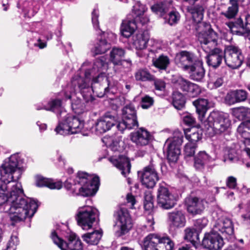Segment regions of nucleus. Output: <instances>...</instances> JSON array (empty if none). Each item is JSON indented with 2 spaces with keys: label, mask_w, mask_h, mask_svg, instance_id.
Masks as SVG:
<instances>
[{
  "label": "nucleus",
  "mask_w": 250,
  "mask_h": 250,
  "mask_svg": "<svg viewBox=\"0 0 250 250\" xmlns=\"http://www.w3.org/2000/svg\"><path fill=\"white\" fill-rule=\"evenodd\" d=\"M137 28V24L134 19L128 15L126 19L123 20L121 27L122 35L125 38H129L134 33Z\"/></svg>",
  "instance_id": "2f4dec72"
},
{
  "label": "nucleus",
  "mask_w": 250,
  "mask_h": 250,
  "mask_svg": "<svg viewBox=\"0 0 250 250\" xmlns=\"http://www.w3.org/2000/svg\"><path fill=\"white\" fill-rule=\"evenodd\" d=\"M184 232L185 236L184 238L185 240L191 242L199 240V234L195 229L188 228L185 229Z\"/></svg>",
  "instance_id": "8fccbe9b"
},
{
  "label": "nucleus",
  "mask_w": 250,
  "mask_h": 250,
  "mask_svg": "<svg viewBox=\"0 0 250 250\" xmlns=\"http://www.w3.org/2000/svg\"><path fill=\"white\" fill-rule=\"evenodd\" d=\"M172 0H161L151 7L152 11L161 16H163L172 7Z\"/></svg>",
  "instance_id": "473e14b6"
},
{
  "label": "nucleus",
  "mask_w": 250,
  "mask_h": 250,
  "mask_svg": "<svg viewBox=\"0 0 250 250\" xmlns=\"http://www.w3.org/2000/svg\"><path fill=\"white\" fill-rule=\"evenodd\" d=\"M196 144L193 143H188L186 144L184 148V154L185 157H192L194 155Z\"/></svg>",
  "instance_id": "6e6d98bb"
},
{
  "label": "nucleus",
  "mask_w": 250,
  "mask_h": 250,
  "mask_svg": "<svg viewBox=\"0 0 250 250\" xmlns=\"http://www.w3.org/2000/svg\"><path fill=\"white\" fill-rule=\"evenodd\" d=\"M185 205L188 211L193 215L201 213L204 209L202 201L196 197H187Z\"/></svg>",
  "instance_id": "bb28decb"
},
{
  "label": "nucleus",
  "mask_w": 250,
  "mask_h": 250,
  "mask_svg": "<svg viewBox=\"0 0 250 250\" xmlns=\"http://www.w3.org/2000/svg\"><path fill=\"white\" fill-rule=\"evenodd\" d=\"M149 132L143 127L139 128L137 131L130 134L131 140L138 146L147 145L151 139Z\"/></svg>",
  "instance_id": "4be33fe9"
},
{
  "label": "nucleus",
  "mask_w": 250,
  "mask_h": 250,
  "mask_svg": "<svg viewBox=\"0 0 250 250\" xmlns=\"http://www.w3.org/2000/svg\"><path fill=\"white\" fill-rule=\"evenodd\" d=\"M208 100L203 98H199L193 102L201 121L203 120L208 108Z\"/></svg>",
  "instance_id": "72a5a7b5"
},
{
  "label": "nucleus",
  "mask_w": 250,
  "mask_h": 250,
  "mask_svg": "<svg viewBox=\"0 0 250 250\" xmlns=\"http://www.w3.org/2000/svg\"><path fill=\"white\" fill-rule=\"evenodd\" d=\"M185 99L183 95L178 91H175L172 95V104L177 109H182L185 104Z\"/></svg>",
  "instance_id": "de8ad7c7"
},
{
  "label": "nucleus",
  "mask_w": 250,
  "mask_h": 250,
  "mask_svg": "<svg viewBox=\"0 0 250 250\" xmlns=\"http://www.w3.org/2000/svg\"><path fill=\"white\" fill-rule=\"evenodd\" d=\"M99 215L98 210L92 206L80 207L77 214L78 224L83 230H88L92 228Z\"/></svg>",
  "instance_id": "1a4fd4ad"
},
{
  "label": "nucleus",
  "mask_w": 250,
  "mask_h": 250,
  "mask_svg": "<svg viewBox=\"0 0 250 250\" xmlns=\"http://www.w3.org/2000/svg\"><path fill=\"white\" fill-rule=\"evenodd\" d=\"M239 160L238 152L236 148L230 147L228 149L227 154L226 155L225 161L234 163Z\"/></svg>",
  "instance_id": "603ef678"
},
{
  "label": "nucleus",
  "mask_w": 250,
  "mask_h": 250,
  "mask_svg": "<svg viewBox=\"0 0 250 250\" xmlns=\"http://www.w3.org/2000/svg\"><path fill=\"white\" fill-rule=\"evenodd\" d=\"M224 60L229 67L236 69L241 65L243 57L237 47L228 45L224 51Z\"/></svg>",
  "instance_id": "ddd939ff"
},
{
  "label": "nucleus",
  "mask_w": 250,
  "mask_h": 250,
  "mask_svg": "<svg viewBox=\"0 0 250 250\" xmlns=\"http://www.w3.org/2000/svg\"><path fill=\"white\" fill-rule=\"evenodd\" d=\"M60 232L61 231L58 229L52 232L51 238L54 243L57 245L61 250H62V240L59 236L60 234H59Z\"/></svg>",
  "instance_id": "4d7b16f0"
},
{
  "label": "nucleus",
  "mask_w": 250,
  "mask_h": 250,
  "mask_svg": "<svg viewBox=\"0 0 250 250\" xmlns=\"http://www.w3.org/2000/svg\"><path fill=\"white\" fill-rule=\"evenodd\" d=\"M48 106H37V110L45 109L48 111H51L55 113H59V116H61L62 112V101L60 99H54L50 101L48 104Z\"/></svg>",
  "instance_id": "4c0bfd02"
},
{
  "label": "nucleus",
  "mask_w": 250,
  "mask_h": 250,
  "mask_svg": "<svg viewBox=\"0 0 250 250\" xmlns=\"http://www.w3.org/2000/svg\"><path fill=\"white\" fill-rule=\"evenodd\" d=\"M230 125L228 115L218 111L211 112L208 119L204 122V129L210 136L224 132Z\"/></svg>",
  "instance_id": "423d86ee"
},
{
  "label": "nucleus",
  "mask_w": 250,
  "mask_h": 250,
  "mask_svg": "<svg viewBox=\"0 0 250 250\" xmlns=\"http://www.w3.org/2000/svg\"><path fill=\"white\" fill-rule=\"evenodd\" d=\"M226 24L233 34L240 35L246 34L244 28V21L241 18H238L234 22H228Z\"/></svg>",
  "instance_id": "e433bc0d"
},
{
  "label": "nucleus",
  "mask_w": 250,
  "mask_h": 250,
  "mask_svg": "<svg viewBox=\"0 0 250 250\" xmlns=\"http://www.w3.org/2000/svg\"><path fill=\"white\" fill-rule=\"evenodd\" d=\"M154 221L153 217L152 215H148L146 218V224L143 226L145 229H146L147 231H152L154 230Z\"/></svg>",
  "instance_id": "bf43d9fd"
},
{
  "label": "nucleus",
  "mask_w": 250,
  "mask_h": 250,
  "mask_svg": "<svg viewBox=\"0 0 250 250\" xmlns=\"http://www.w3.org/2000/svg\"><path fill=\"white\" fill-rule=\"evenodd\" d=\"M89 88H86L83 89L79 88L82 93L83 94V97L86 102H92L94 98L91 96V93H89V97L86 98L84 93L86 90L87 91L92 90L94 93L98 97H103L105 95L110 94L112 93V91H110L109 86V83L108 84H105L102 79H98L97 77L92 78L89 83ZM88 95H87V97Z\"/></svg>",
  "instance_id": "9b49d317"
},
{
  "label": "nucleus",
  "mask_w": 250,
  "mask_h": 250,
  "mask_svg": "<svg viewBox=\"0 0 250 250\" xmlns=\"http://www.w3.org/2000/svg\"><path fill=\"white\" fill-rule=\"evenodd\" d=\"M68 230L63 234V250H83L81 241L75 233Z\"/></svg>",
  "instance_id": "412c9836"
},
{
  "label": "nucleus",
  "mask_w": 250,
  "mask_h": 250,
  "mask_svg": "<svg viewBox=\"0 0 250 250\" xmlns=\"http://www.w3.org/2000/svg\"><path fill=\"white\" fill-rule=\"evenodd\" d=\"M116 117L110 112L105 113L100 118L95 124L97 134H101L108 131L116 123Z\"/></svg>",
  "instance_id": "dca6fc26"
},
{
  "label": "nucleus",
  "mask_w": 250,
  "mask_h": 250,
  "mask_svg": "<svg viewBox=\"0 0 250 250\" xmlns=\"http://www.w3.org/2000/svg\"><path fill=\"white\" fill-rule=\"evenodd\" d=\"M103 235L101 229L94 230L92 232L86 233L82 236L84 241L89 245H95L98 244Z\"/></svg>",
  "instance_id": "c9c22d12"
},
{
  "label": "nucleus",
  "mask_w": 250,
  "mask_h": 250,
  "mask_svg": "<svg viewBox=\"0 0 250 250\" xmlns=\"http://www.w3.org/2000/svg\"><path fill=\"white\" fill-rule=\"evenodd\" d=\"M208 55L207 57L208 64L213 68L219 67L224 59V53L218 48H214L208 51Z\"/></svg>",
  "instance_id": "393cba45"
},
{
  "label": "nucleus",
  "mask_w": 250,
  "mask_h": 250,
  "mask_svg": "<svg viewBox=\"0 0 250 250\" xmlns=\"http://www.w3.org/2000/svg\"><path fill=\"white\" fill-rule=\"evenodd\" d=\"M138 176L141 182L147 188H152L159 180L158 173L153 165L145 167L142 171H139Z\"/></svg>",
  "instance_id": "4468645a"
},
{
  "label": "nucleus",
  "mask_w": 250,
  "mask_h": 250,
  "mask_svg": "<svg viewBox=\"0 0 250 250\" xmlns=\"http://www.w3.org/2000/svg\"><path fill=\"white\" fill-rule=\"evenodd\" d=\"M157 199L158 205L163 209L171 208L175 204L174 196L169 191L166 183L163 182L159 184Z\"/></svg>",
  "instance_id": "f8f14e48"
},
{
  "label": "nucleus",
  "mask_w": 250,
  "mask_h": 250,
  "mask_svg": "<svg viewBox=\"0 0 250 250\" xmlns=\"http://www.w3.org/2000/svg\"><path fill=\"white\" fill-rule=\"evenodd\" d=\"M184 123L188 125H194L195 122V118L191 114L186 113L183 117Z\"/></svg>",
  "instance_id": "e2e57ef3"
},
{
  "label": "nucleus",
  "mask_w": 250,
  "mask_h": 250,
  "mask_svg": "<svg viewBox=\"0 0 250 250\" xmlns=\"http://www.w3.org/2000/svg\"><path fill=\"white\" fill-rule=\"evenodd\" d=\"M187 71H188L190 78L193 81L200 82L204 78L205 70L203 66V62L201 60L191 65Z\"/></svg>",
  "instance_id": "c85d7f7f"
},
{
  "label": "nucleus",
  "mask_w": 250,
  "mask_h": 250,
  "mask_svg": "<svg viewBox=\"0 0 250 250\" xmlns=\"http://www.w3.org/2000/svg\"><path fill=\"white\" fill-rule=\"evenodd\" d=\"M175 59L177 63L184 70H188V68L191 65H190V64H194L201 60L194 54L186 51H182L178 53Z\"/></svg>",
  "instance_id": "6ab92c4d"
},
{
  "label": "nucleus",
  "mask_w": 250,
  "mask_h": 250,
  "mask_svg": "<svg viewBox=\"0 0 250 250\" xmlns=\"http://www.w3.org/2000/svg\"><path fill=\"white\" fill-rule=\"evenodd\" d=\"M103 142L106 143L108 148L113 152L118 153L122 149L121 144H123V142L119 138H104Z\"/></svg>",
  "instance_id": "37998d69"
},
{
  "label": "nucleus",
  "mask_w": 250,
  "mask_h": 250,
  "mask_svg": "<svg viewBox=\"0 0 250 250\" xmlns=\"http://www.w3.org/2000/svg\"><path fill=\"white\" fill-rule=\"evenodd\" d=\"M83 127V123L74 116H69L63 122V132H67L68 134L79 133Z\"/></svg>",
  "instance_id": "5701e85b"
},
{
  "label": "nucleus",
  "mask_w": 250,
  "mask_h": 250,
  "mask_svg": "<svg viewBox=\"0 0 250 250\" xmlns=\"http://www.w3.org/2000/svg\"><path fill=\"white\" fill-rule=\"evenodd\" d=\"M212 161L213 159L205 151H200L194 158V167L197 170L201 171H203L206 167L211 169L209 163Z\"/></svg>",
  "instance_id": "cd10ccee"
},
{
  "label": "nucleus",
  "mask_w": 250,
  "mask_h": 250,
  "mask_svg": "<svg viewBox=\"0 0 250 250\" xmlns=\"http://www.w3.org/2000/svg\"><path fill=\"white\" fill-rule=\"evenodd\" d=\"M235 114L237 118L240 120L250 119V108H240L235 111Z\"/></svg>",
  "instance_id": "864d4df0"
},
{
  "label": "nucleus",
  "mask_w": 250,
  "mask_h": 250,
  "mask_svg": "<svg viewBox=\"0 0 250 250\" xmlns=\"http://www.w3.org/2000/svg\"><path fill=\"white\" fill-rule=\"evenodd\" d=\"M111 47L110 43L107 40L100 39L92 49V51L95 55L105 53Z\"/></svg>",
  "instance_id": "ea45409f"
},
{
  "label": "nucleus",
  "mask_w": 250,
  "mask_h": 250,
  "mask_svg": "<svg viewBox=\"0 0 250 250\" xmlns=\"http://www.w3.org/2000/svg\"><path fill=\"white\" fill-rule=\"evenodd\" d=\"M18 155L14 154L0 167V206H4L7 202L11 186L21 177V171L18 167Z\"/></svg>",
  "instance_id": "f03ea898"
},
{
  "label": "nucleus",
  "mask_w": 250,
  "mask_h": 250,
  "mask_svg": "<svg viewBox=\"0 0 250 250\" xmlns=\"http://www.w3.org/2000/svg\"><path fill=\"white\" fill-rule=\"evenodd\" d=\"M226 182L227 186L230 188L234 189L236 187V179L233 176L228 177Z\"/></svg>",
  "instance_id": "0e129e2a"
},
{
  "label": "nucleus",
  "mask_w": 250,
  "mask_h": 250,
  "mask_svg": "<svg viewBox=\"0 0 250 250\" xmlns=\"http://www.w3.org/2000/svg\"><path fill=\"white\" fill-rule=\"evenodd\" d=\"M187 10L192 15L193 21L198 24L196 28L199 31L198 40L203 50L208 52L216 48L218 43V34L211 28L209 23L201 22L204 17L203 5L197 4L189 6Z\"/></svg>",
  "instance_id": "7ed1b4c3"
},
{
  "label": "nucleus",
  "mask_w": 250,
  "mask_h": 250,
  "mask_svg": "<svg viewBox=\"0 0 250 250\" xmlns=\"http://www.w3.org/2000/svg\"><path fill=\"white\" fill-rule=\"evenodd\" d=\"M71 107L73 110L76 113H79L78 110L81 109L82 107L81 101L80 99H78L75 102H73L71 103Z\"/></svg>",
  "instance_id": "338daca9"
},
{
  "label": "nucleus",
  "mask_w": 250,
  "mask_h": 250,
  "mask_svg": "<svg viewBox=\"0 0 250 250\" xmlns=\"http://www.w3.org/2000/svg\"><path fill=\"white\" fill-rule=\"evenodd\" d=\"M23 195L21 183L16 182L13 183L7 202L4 205V210L8 213L12 226L24 221L27 217L31 218L38 208L36 201Z\"/></svg>",
  "instance_id": "f257e3e1"
},
{
  "label": "nucleus",
  "mask_w": 250,
  "mask_h": 250,
  "mask_svg": "<svg viewBox=\"0 0 250 250\" xmlns=\"http://www.w3.org/2000/svg\"><path fill=\"white\" fill-rule=\"evenodd\" d=\"M122 118L126 120L128 125H133L136 127L139 126L137 111L132 104L126 105L122 109Z\"/></svg>",
  "instance_id": "a878e982"
},
{
  "label": "nucleus",
  "mask_w": 250,
  "mask_h": 250,
  "mask_svg": "<svg viewBox=\"0 0 250 250\" xmlns=\"http://www.w3.org/2000/svg\"><path fill=\"white\" fill-rule=\"evenodd\" d=\"M36 185L39 187H47L52 189H59L62 188V182H55L51 179L39 177L36 181Z\"/></svg>",
  "instance_id": "f704fd0d"
},
{
  "label": "nucleus",
  "mask_w": 250,
  "mask_h": 250,
  "mask_svg": "<svg viewBox=\"0 0 250 250\" xmlns=\"http://www.w3.org/2000/svg\"><path fill=\"white\" fill-rule=\"evenodd\" d=\"M180 19V15L178 12L173 10L170 12L166 18L168 23L170 25H173L178 23Z\"/></svg>",
  "instance_id": "5fc2aeb1"
},
{
  "label": "nucleus",
  "mask_w": 250,
  "mask_h": 250,
  "mask_svg": "<svg viewBox=\"0 0 250 250\" xmlns=\"http://www.w3.org/2000/svg\"><path fill=\"white\" fill-rule=\"evenodd\" d=\"M213 231L206 233L202 240L203 246L209 250H219L224 245L222 236L218 233Z\"/></svg>",
  "instance_id": "2eb2a0df"
},
{
  "label": "nucleus",
  "mask_w": 250,
  "mask_h": 250,
  "mask_svg": "<svg viewBox=\"0 0 250 250\" xmlns=\"http://www.w3.org/2000/svg\"><path fill=\"white\" fill-rule=\"evenodd\" d=\"M248 97V93L243 89H237L229 91L225 96V102L228 105L244 102Z\"/></svg>",
  "instance_id": "b1692460"
},
{
  "label": "nucleus",
  "mask_w": 250,
  "mask_h": 250,
  "mask_svg": "<svg viewBox=\"0 0 250 250\" xmlns=\"http://www.w3.org/2000/svg\"><path fill=\"white\" fill-rule=\"evenodd\" d=\"M152 62L154 66L161 70H166L170 63L169 58L164 55H161L158 58L153 59Z\"/></svg>",
  "instance_id": "49530a36"
},
{
  "label": "nucleus",
  "mask_w": 250,
  "mask_h": 250,
  "mask_svg": "<svg viewBox=\"0 0 250 250\" xmlns=\"http://www.w3.org/2000/svg\"><path fill=\"white\" fill-rule=\"evenodd\" d=\"M174 83L178 88L190 96H197L201 92L199 86L182 77L177 78Z\"/></svg>",
  "instance_id": "f3484780"
},
{
  "label": "nucleus",
  "mask_w": 250,
  "mask_h": 250,
  "mask_svg": "<svg viewBox=\"0 0 250 250\" xmlns=\"http://www.w3.org/2000/svg\"><path fill=\"white\" fill-rule=\"evenodd\" d=\"M145 250H174V243L168 236L150 234L144 240Z\"/></svg>",
  "instance_id": "6e6552de"
},
{
  "label": "nucleus",
  "mask_w": 250,
  "mask_h": 250,
  "mask_svg": "<svg viewBox=\"0 0 250 250\" xmlns=\"http://www.w3.org/2000/svg\"><path fill=\"white\" fill-rule=\"evenodd\" d=\"M154 85L155 89L157 91H164L166 88L165 82L161 79H155L154 77Z\"/></svg>",
  "instance_id": "052dcab7"
},
{
  "label": "nucleus",
  "mask_w": 250,
  "mask_h": 250,
  "mask_svg": "<svg viewBox=\"0 0 250 250\" xmlns=\"http://www.w3.org/2000/svg\"><path fill=\"white\" fill-rule=\"evenodd\" d=\"M244 28L246 33L250 32V15L248 14L245 16Z\"/></svg>",
  "instance_id": "69168bd1"
},
{
  "label": "nucleus",
  "mask_w": 250,
  "mask_h": 250,
  "mask_svg": "<svg viewBox=\"0 0 250 250\" xmlns=\"http://www.w3.org/2000/svg\"><path fill=\"white\" fill-rule=\"evenodd\" d=\"M108 68V62L105 56H101L95 59L91 69L85 71L84 78L76 76L73 78L72 83L78 85L79 88H89V83L92 78L102 79L105 84L108 83V79L105 75Z\"/></svg>",
  "instance_id": "39448f33"
},
{
  "label": "nucleus",
  "mask_w": 250,
  "mask_h": 250,
  "mask_svg": "<svg viewBox=\"0 0 250 250\" xmlns=\"http://www.w3.org/2000/svg\"><path fill=\"white\" fill-rule=\"evenodd\" d=\"M136 127L133 125H128L126 123V120L123 119L122 122H119L117 125V129L123 132L125 129H132L135 128Z\"/></svg>",
  "instance_id": "680f3d73"
},
{
  "label": "nucleus",
  "mask_w": 250,
  "mask_h": 250,
  "mask_svg": "<svg viewBox=\"0 0 250 250\" xmlns=\"http://www.w3.org/2000/svg\"><path fill=\"white\" fill-rule=\"evenodd\" d=\"M109 161L121 171L123 175L126 177L130 172L131 164L126 156L122 155H115L108 158Z\"/></svg>",
  "instance_id": "a211bd4d"
},
{
  "label": "nucleus",
  "mask_w": 250,
  "mask_h": 250,
  "mask_svg": "<svg viewBox=\"0 0 250 250\" xmlns=\"http://www.w3.org/2000/svg\"><path fill=\"white\" fill-rule=\"evenodd\" d=\"M99 183L98 176L79 171L75 180L69 178L65 181L64 185L67 190H70L71 194L86 197L93 196L96 193Z\"/></svg>",
  "instance_id": "20e7f679"
},
{
  "label": "nucleus",
  "mask_w": 250,
  "mask_h": 250,
  "mask_svg": "<svg viewBox=\"0 0 250 250\" xmlns=\"http://www.w3.org/2000/svg\"><path fill=\"white\" fill-rule=\"evenodd\" d=\"M147 8L145 5L141 4L140 2H137L133 6L132 10L133 15H130V17L133 19H137V18H139L140 16H143Z\"/></svg>",
  "instance_id": "09e8293b"
},
{
  "label": "nucleus",
  "mask_w": 250,
  "mask_h": 250,
  "mask_svg": "<svg viewBox=\"0 0 250 250\" xmlns=\"http://www.w3.org/2000/svg\"><path fill=\"white\" fill-rule=\"evenodd\" d=\"M125 54V51L123 48L113 47L110 52L109 61L115 65H121L124 62H126L129 66L131 65L130 60H123Z\"/></svg>",
  "instance_id": "7c9ffc66"
},
{
  "label": "nucleus",
  "mask_w": 250,
  "mask_h": 250,
  "mask_svg": "<svg viewBox=\"0 0 250 250\" xmlns=\"http://www.w3.org/2000/svg\"><path fill=\"white\" fill-rule=\"evenodd\" d=\"M154 103L153 99L148 96L146 95L142 98L141 99V107L143 109H147L151 106Z\"/></svg>",
  "instance_id": "13d9d810"
},
{
  "label": "nucleus",
  "mask_w": 250,
  "mask_h": 250,
  "mask_svg": "<svg viewBox=\"0 0 250 250\" xmlns=\"http://www.w3.org/2000/svg\"><path fill=\"white\" fill-rule=\"evenodd\" d=\"M134 77L137 81L146 82L154 80V76L146 68L137 70L135 73Z\"/></svg>",
  "instance_id": "c03bdc74"
},
{
  "label": "nucleus",
  "mask_w": 250,
  "mask_h": 250,
  "mask_svg": "<svg viewBox=\"0 0 250 250\" xmlns=\"http://www.w3.org/2000/svg\"><path fill=\"white\" fill-rule=\"evenodd\" d=\"M168 220L170 227L174 229L184 227L186 222L185 216L181 210H174L169 212Z\"/></svg>",
  "instance_id": "c756f323"
},
{
  "label": "nucleus",
  "mask_w": 250,
  "mask_h": 250,
  "mask_svg": "<svg viewBox=\"0 0 250 250\" xmlns=\"http://www.w3.org/2000/svg\"><path fill=\"white\" fill-rule=\"evenodd\" d=\"M186 138L189 143H195L202 138V131L198 128L192 127L186 133Z\"/></svg>",
  "instance_id": "a18cd8bd"
},
{
  "label": "nucleus",
  "mask_w": 250,
  "mask_h": 250,
  "mask_svg": "<svg viewBox=\"0 0 250 250\" xmlns=\"http://www.w3.org/2000/svg\"><path fill=\"white\" fill-rule=\"evenodd\" d=\"M242 217L246 224L250 225V208H248L246 213L242 215Z\"/></svg>",
  "instance_id": "774afa93"
},
{
  "label": "nucleus",
  "mask_w": 250,
  "mask_h": 250,
  "mask_svg": "<svg viewBox=\"0 0 250 250\" xmlns=\"http://www.w3.org/2000/svg\"><path fill=\"white\" fill-rule=\"evenodd\" d=\"M213 231L220 232L228 238L227 236L231 237L234 233V228L232 221L228 218L219 219L213 228Z\"/></svg>",
  "instance_id": "aec40b11"
},
{
  "label": "nucleus",
  "mask_w": 250,
  "mask_h": 250,
  "mask_svg": "<svg viewBox=\"0 0 250 250\" xmlns=\"http://www.w3.org/2000/svg\"><path fill=\"white\" fill-rule=\"evenodd\" d=\"M116 220L115 227L118 228L116 235L120 237L127 233L132 228L131 218L126 208H120L114 213Z\"/></svg>",
  "instance_id": "9d476101"
},
{
  "label": "nucleus",
  "mask_w": 250,
  "mask_h": 250,
  "mask_svg": "<svg viewBox=\"0 0 250 250\" xmlns=\"http://www.w3.org/2000/svg\"><path fill=\"white\" fill-rule=\"evenodd\" d=\"M183 141V134L179 130H175L173 136L165 142L164 151L167 153V159L170 164H175L181 154L180 146Z\"/></svg>",
  "instance_id": "0eeeda50"
},
{
  "label": "nucleus",
  "mask_w": 250,
  "mask_h": 250,
  "mask_svg": "<svg viewBox=\"0 0 250 250\" xmlns=\"http://www.w3.org/2000/svg\"><path fill=\"white\" fill-rule=\"evenodd\" d=\"M230 4L225 12H221V14L228 19L234 18L238 12V4L237 0H229Z\"/></svg>",
  "instance_id": "a19ab883"
},
{
  "label": "nucleus",
  "mask_w": 250,
  "mask_h": 250,
  "mask_svg": "<svg viewBox=\"0 0 250 250\" xmlns=\"http://www.w3.org/2000/svg\"><path fill=\"white\" fill-rule=\"evenodd\" d=\"M237 132L246 140L245 144L250 140V120L241 123L237 128Z\"/></svg>",
  "instance_id": "79ce46f5"
},
{
  "label": "nucleus",
  "mask_w": 250,
  "mask_h": 250,
  "mask_svg": "<svg viewBox=\"0 0 250 250\" xmlns=\"http://www.w3.org/2000/svg\"><path fill=\"white\" fill-rule=\"evenodd\" d=\"M149 37L147 33L138 34L133 39V45L138 50H142L146 48Z\"/></svg>",
  "instance_id": "58836bf2"
},
{
  "label": "nucleus",
  "mask_w": 250,
  "mask_h": 250,
  "mask_svg": "<svg viewBox=\"0 0 250 250\" xmlns=\"http://www.w3.org/2000/svg\"><path fill=\"white\" fill-rule=\"evenodd\" d=\"M99 10L97 8H94L91 14V20L93 27L96 31L97 34L101 35V34H103L105 35V33L103 32L99 28Z\"/></svg>",
  "instance_id": "3c124183"
}]
</instances>
